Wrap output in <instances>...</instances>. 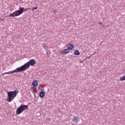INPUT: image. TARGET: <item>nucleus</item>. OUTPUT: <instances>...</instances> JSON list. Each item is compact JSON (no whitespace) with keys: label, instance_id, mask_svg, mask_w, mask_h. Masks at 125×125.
I'll list each match as a JSON object with an SVG mask.
<instances>
[{"label":"nucleus","instance_id":"f257e3e1","mask_svg":"<svg viewBox=\"0 0 125 125\" xmlns=\"http://www.w3.org/2000/svg\"><path fill=\"white\" fill-rule=\"evenodd\" d=\"M29 9H31V8H27L25 9L24 7H20L19 10L14 11L13 13H11L9 15V17H16L17 16H19L20 15H21L22 13L25 12V11L29 10Z\"/></svg>","mask_w":125,"mask_h":125},{"label":"nucleus","instance_id":"f03ea898","mask_svg":"<svg viewBox=\"0 0 125 125\" xmlns=\"http://www.w3.org/2000/svg\"><path fill=\"white\" fill-rule=\"evenodd\" d=\"M18 94V91L17 90H14L13 91H10L7 92L8 102H11L16 96Z\"/></svg>","mask_w":125,"mask_h":125},{"label":"nucleus","instance_id":"7ed1b4c3","mask_svg":"<svg viewBox=\"0 0 125 125\" xmlns=\"http://www.w3.org/2000/svg\"><path fill=\"white\" fill-rule=\"evenodd\" d=\"M35 64H36V61H35L34 59H31L24 65H21V67L23 72L26 71L27 69H29L30 66H34Z\"/></svg>","mask_w":125,"mask_h":125},{"label":"nucleus","instance_id":"20e7f679","mask_svg":"<svg viewBox=\"0 0 125 125\" xmlns=\"http://www.w3.org/2000/svg\"><path fill=\"white\" fill-rule=\"evenodd\" d=\"M28 109V105L21 104L19 107L16 110L17 115H20L21 113L24 112L25 110H27Z\"/></svg>","mask_w":125,"mask_h":125},{"label":"nucleus","instance_id":"39448f33","mask_svg":"<svg viewBox=\"0 0 125 125\" xmlns=\"http://www.w3.org/2000/svg\"><path fill=\"white\" fill-rule=\"evenodd\" d=\"M20 72H23V69H22V67L21 66L17 68L16 69L13 71L5 72L3 74V75H9L10 74H13V73H20Z\"/></svg>","mask_w":125,"mask_h":125},{"label":"nucleus","instance_id":"423d86ee","mask_svg":"<svg viewBox=\"0 0 125 125\" xmlns=\"http://www.w3.org/2000/svg\"><path fill=\"white\" fill-rule=\"evenodd\" d=\"M45 95V93L43 92V91H41L39 93V96L40 98H43Z\"/></svg>","mask_w":125,"mask_h":125},{"label":"nucleus","instance_id":"0eeeda50","mask_svg":"<svg viewBox=\"0 0 125 125\" xmlns=\"http://www.w3.org/2000/svg\"><path fill=\"white\" fill-rule=\"evenodd\" d=\"M69 49H64L62 51V52H61V53L62 54H67V53H69V51H69Z\"/></svg>","mask_w":125,"mask_h":125},{"label":"nucleus","instance_id":"6e6552de","mask_svg":"<svg viewBox=\"0 0 125 125\" xmlns=\"http://www.w3.org/2000/svg\"><path fill=\"white\" fill-rule=\"evenodd\" d=\"M74 48V45L72 44H67V49L69 50H72Z\"/></svg>","mask_w":125,"mask_h":125},{"label":"nucleus","instance_id":"1a4fd4ad","mask_svg":"<svg viewBox=\"0 0 125 125\" xmlns=\"http://www.w3.org/2000/svg\"><path fill=\"white\" fill-rule=\"evenodd\" d=\"M72 122L76 123V124H78V122H79V118L76 116H74L72 120Z\"/></svg>","mask_w":125,"mask_h":125},{"label":"nucleus","instance_id":"9d476101","mask_svg":"<svg viewBox=\"0 0 125 125\" xmlns=\"http://www.w3.org/2000/svg\"><path fill=\"white\" fill-rule=\"evenodd\" d=\"M32 84L33 86H37L39 84V82L37 80H34L32 82Z\"/></svg>","mask_w":125,"mask_h":125},{"label":"nucleus","instance_id":"9b49d317","mask_svg":"<svg viewBox=\"0 0 125 125\" xmlns=\"http://www.w3.org/2000/svg\"><path fill=\"white\" fill-rule=\"evenodd\" d=\"M74 54H75V55H77V56H79L80 55V54H81V53L79 51H78V50H74Z\"/></svg>","mask_w":125,"mask_h":125},{"label":"nucleus","instance_id":"f8f14e48","mask_svg":"<svg viewBox=\"0 0 125 125\" xmlns=\"http://www.w3.org/2000/svg\"><path fill=\"white\" fill-rule=\"evenodd\" d=\"M120 81H125V76L120 77Z\"/></svg>","mask_w":125,"mask_h":125},{"label":"nucleus","instance_id":"ddd939ff","mask_svg":"<svg viewBox=\"0 0 125 125\" xmlns=\"http://www.w3.org/2000/svg\"><path fill=\"white\" fill-rule=\"evenodd\" d=\"M43 48H44V49H45V50L47 49V45H46V44L44 43L43 44Z\"/></svg>","mask_w":125,"mask_h":125},{"label":"nucleus","instance_id":"4468645a","mask_svg":"<svg viewBox=\"0 0 125 125\" xmlns=\"http://www.w3.org/2000/svg\"><path fill=\"white\" fill-rule=\"evenodd\" d=\"M36 115L38 116V117H41L42 113L40 112H38L36 113Z\"/></svg>","mask_w":125,"mask_h":125},{"label":"nucleus","instance_id":"2eb2a0df","mask_svg":"<svg viewBox=\"0 0 125 125\" xmlns=\"http://www.w3.org/2000/svg\"><path fill=\"white\" fill-rule=\"evenodd\" d=\"M36 9H38V8L37 7H33L32 10H35Z\"/></svg>","mask_w":125,"mask_h":125},{"label":"nucleus","instance_id":"dca6fc26","mask_svg":"<svg viewBox=\"0 0 125 125\" xmlns=\"http://www.w3.org/2000/svg\"><path fill=\"white\" fill-rule=\"evenodd\" d=\"M99 25H100L101 26V25H103V23H102V22L101 21H99L98 22Z\"/></svg>","mask_w":125,"mask_h":125},{"label":"nucleus","instance_id":"f3484780","mask_svg":"<svg viewBox=\"0 0 125 125\" xmlns=\"http://www.w3.org/2000/svg\"><path fill=\"white\" fill-rule=\"evenodd\" d=\"M31 91L33 92H34V87H31Z\"/></svg>","mask_w":125,"mask_h":125},{"label":"nucleus","instance_id":"a211bd4d","mask_svg":"<svg viewBox=\"0 0 125 125\" xmlns=\"http://www.w3.org/2000/svg\"><path fill=\"white\" fill-rule=\"evenodd\" d=\"M39 88H41V87H39Z\"/></svg>","mask_w":125,"mask_h":125}]
</instances>
